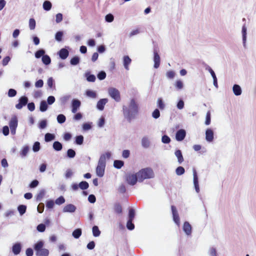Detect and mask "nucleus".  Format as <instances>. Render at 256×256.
Here are the masks:
<instances>
[{
	"instance_id": "nucleus-5",
	"label": "nucleus",
	"mask_w": 256,
	"mask_h": 256,
	"mask_svg": "<svg viewBox=\"0 0 256 256\" xmlns=\"http://www.w3.org/2000/svg\"><path fill=\"white\" fill-rule=\"evenodd\" d=\"M109 95L116 102H119L120 100V94L118 90L116 88H111L108 90Z\"/></svg>"
},
{
	"instance_id": "nucleus-9",
	"label": "nucleus",
	"mask_w": 256,
	"mask_h": 256,
	"mask_svg": "<svg viewBox=\"0 0 256 256\" xmlns=\"http://www.w3.org/2000/svg\"><path fill=\"white\" fill-rule=\"evenodd\" d=\"M81 104L80 100H78L74 99L72 103V113H76L79 109Z\"/></svg>"
},
{
	"instance_id": "nucleus-44",
	"label": "nucleus",
	"mask_w": 256,
	"mask_h": 256,
	"mask_svg": "<svg viewBox=\"0 0 256 256\" xmlns=\"http://www.w3.org/2000/svg\"><path fill=\"white\" fill-rule=\"evenodd\" d=\"M45 53V51L44 50H40L36 51L35 53V56L36 58H38L41 56H43Z\"/></svg>"
},
{
	"instance_id": "nucleus-16",
	"label": "nucleus",
	"mask_w": 256,
	"mask_h": 256,
	"mask_svg": "<svg viewBox=\"0 0 256 256\" xmlns=\"http://www.w3.org/2000/svg\"><path fill=\"white\" fill-rule=\"evenodd\" d=\"M76 210V207L72 204L66 205L63 208L64 212H74Z\"/></svg>"
},
{
	"instance_id": "nucleus-52",
	"label": "nucleus",
	"mask_w": 256,
	"mask_h": 256,
	"mask_svg": "<svg viewBox=\"0 0 256 256\" xmlns=\"http://www.w3.org/2000/svg\"><path fill=\"white\" fill-rule=\"evenodd\" d=\"M106 21L108 22H112L114 20L113 15L111 14H108L105 17Z\"/></svg>"
},
{
	"instance_id": "nucleus-24",
	"label": "nucleus",
	"mask_w": 256,
	"mask_h": 256,
	"mask_svg": "<svg viewBox=\"0 0 256 256\" xmlns=\"http://www.w3.org/2000/svg\"><path fill=\"white\" fill-rule=\"evenodd\" d=\"M124 165V162L120 160H115L114 162V166L115 168L120 169Z\"/></svg>"
},
{
	"instance_id": "nucleus-26",
	"label": "nucleus",
	"mask_w": 256,
	"mask_h": 256,
	"mask_svg": "<svg viewBox=\"0 0 256 256\" xmlns=\"http://www.w3.org/2000/svg\"><path fill=\"white\" fill-rule=\"evenodd\" d=\"M55 138L54 134L50 133H46L45 134L44 140L46 142H48L54 140Z\"/></svg>"
},
{
	"instance_id": "nucleus-12",
	"label": "nucleus",
	"mask_w": 256,
	"mask_h": 256,
	"mask_svg": "<svg viewBox=\"0 0 256 256\" xmlns=\"http://www.w3.org/2000/svg\"><path fill=\"white\" fill-rule=\"evenodd\" d=\"M186 136V132L185 130L180 129L176 132V138L178 141H182L184 138Z\"/></svg>"
},
{
	"instance_id": "nucleus-53",
	"label": "nucleus",
	"mask_w": 256,
	"mask_h": 256,
	"mask_svg": "<svg viewBox=\"0 0 256 256\" xmlns=\"http://www.w3.org/2000/svg\"><path fill=\"white\" fill-rule=\"evenodd\" d=\"M132 222V220H128L126 223V227L130 230H132L134 228V225Z\"/></svg>"
},
{
	"instance_id": "nucleus-11",
	"label": "nucleus",
	"mask_w": 256,
	"mask_h": 256,
	"mask_svg": "<svg viewBox=\"0 0 256 256\" xmlns=\"http://www.w3.org/2000/svg\"><path fill=\"white\" fill-rule=\"evenodd\" d=\"M154 68H158L160 65V56L157 52L156 50H154Z\"/></svg>"
},
{
	"instance_id": "nucleus-13",
	"label": "nucleus",
	"mask_w": 256,
	"mask_h": 256,
	"mask_svg": "<svg viewBox=\"0 0 256 256\" xmlns=\"http://www.w3.org/2000/svg\"><path fill=\"white\" fill-rule=\"evenodd\" d=\"M206 139L208 142H211L214 140V132L210 128H208L206 132Z\"/></svg>"
},
{
	"instance_id": "nucleus-61",
	"label": "nucleus",
	"mask_w": 256,
	"mask_h": 256,
	"mask_svg": "<svg viewBox=\"0 0 256 256\" xmlns=\"http://www.w3.org/2000/svg\"><path fill=\"white\" fill-rule=\"evenodd\" d=\"M152 116L154 118H158L160 116V112L158 109H156L152 114Z\"/></svg>"
},
{
	"instance_id": "nucleus-22",
	"label": "nucleus",
	"mask_w": 256,
	"mask_h": 256,
	"mask_svg": "<svg viewBox=\"0 0 256 256\" xmlns=\"http://www.w3.org/2000/svg\"><path fill=\"white\" fill-rule=\"evenodd\" d=\"M114 212L118 214H121L122 212V208L121 204L119 203H116L114 208Z\"/></svg>"
},
{
	"instance_id": "nucleus-38",
	"label": "nucleus",
	"mask_w": 256,
	"mask_h": 256,
	"mask_svg": "<svg viewBox=\"0 0 256 256\" xmlns=\"http://www.w3.org/2000/svg\"><path fill=\"white\" fill-rule=\"evenodd\" d=\"M36 20H34V19L32 18H30L29 20V27H30V30H34L36 28Z\"/></svg>"
},
{
	"instance_id": "nucleus-63",
	"label": "nucleus",
	"mask_w": 256,
	"mask_h": 256,
	"mask_svg": "<svg viewBox=\"0 0 256 256\" xmlns=\"http://www.w3.org/2000/svg\"><path fill=\"white\" fill-rule=\"evenodd\" d=\"M166 76L169 78H173L175 76V73L172 70H169L166 72Z\"/></svg>"
},
{
	"instance_id": "nucleus-60",
	"label": "nucleus",
	"mask_w": 256,
	"mask_h": 256,
	"mask_svg": "<svg viewBox=\"0 0 256 256\" xmlns=\"http://www.w3.org/2000/svg\"><path fill=\"white\" fill-rule=\"evenodd\" d=\"M175 86L178 90H180L183 88V83L180 80H177L176 82Z\"/></svg>"
},
{
	"instance_id": "nucleus-21",
	"label": "nucleus",
	"mask_w": 256,
	"mask_h": 256,
	"mask_svg": "<svg viewBox=\"0 0 256 256\" xmlns=\"http://www.w3.org/2000/svg\"><path fill=\"white\" fill-rule=\"evenodd\" d=\"M176 156L178 158V162L181 164L184 162V158L180 150H176L174 153Z\"/></svg>"
},
{
	"instance_id": "nucleus-6",
	"label": "nucleus",
	"mask_w": 256,
	"mask_h": 256,
	"mask_svg": "<svg viewBox=\"0 0 256 256\" xmlns=\"http://www.w3.org/2000/svg\"><path fill=\"white\" fill-rule=\"evenodd\" d=\"M126 180L128 183L132 186L134 185L138 181V177L136 174L128 173L126 175Z\"/></svg>"
},
{
	"instance_id": "nucleus-59",
	"label": "nucleus",
	"mask_w": 256,
	"mask_h": 256,
	"mask_svg": "<svg viewBox=\"0 0 256 256\" xmlns=\"http://www.w3.org/2000/svg\"><path fill=\"white\" fill-rule=\"evenodd\" d=\"M46 230V226L43 224H38L37 226V230L40 232H44Z\"/></svg>"
},
{
	"instance_id": "nucleus-17",
	"label": "nucleus",
	"mask_w": 256,
	"mask_h": 256,
	"mask_svg": "<svg viewBox=\"0 0 256 256\" xmlns=\"http://www.w3.org/2000/svg\"><path fill=\"white\" fill-rule=\"evenodd\" d=\"M183 230L188 235H190L192 232V226L190 223L188 222H185L183 225Z\"/></svg>"
},
{
	"instance_id": "nucleus-1",
	"label": "nucleus",
	"mask_w": 256,
	"mask_h": 256,
	"mask_svg": "<svg viewBox=\"0 0 256 256\" xmlns=\"http://www.w3.org/2000/svg\"><path fill=\"white\" fill-rule=\"evenodd\" d=\"M122 111L125 118L128 122L134 119L138 112V106L135 100L132 98L130 100L128 108L124 106Z\"/></svg>"
},
{
	"instance_id": "nucleus-32",
	"label": "nucleus",
	"mask_w": 256,
	"mask_h": 256,
	"mask_svg": "<svg viewBox=\"0 0 256 256\" xmlns=\"http://www.w3.org/2000/svg\"><path fill=\"white\" fill-rule=\"evenodd\" d=\"M29 150V147L28 146H24L20 152V154L22 157L26 156Z\"/></svg>"
},
{
	"instance_id": "nucleus-3",
	"label": "nucleus",
	"mask_w": 256,
	"mask_h": 256,
	"mask_svg": "<svg viewBox=\"0 0 256 256\" xmlns=\"http://www.w3.org/2000/svg\"><path fill=\"white\" fill-rule=\"evenodd\" d=\"M138 181L142 182L146 179H149L154 177V173L152 170L147 168L140 170L137 172Z\"/></svg>"
},
{
	"instance_id": "nucleus-20",
	"label": "nucleus",
	"mask_w": 256,
	"mask_h": 256,
	"mask_svg": "<svg viewBox=\"0 0 256 256\" xmlns=\"http://www.w3.org/2000/svg\"><path fill=\"white\" fill-rule=\"evenodd\" d=\"M124 62V68L128 70V66L130 64L132 60L130 58V57L128 56H124L123 58Z\"/></svg>"
},
{
	"instance_id": "nucleus-37",
	"label": "nucleus",
	"mask_w": 256,
	"mask_h": 256,
	"mask_svg": "<svg viewBox=\"0 0 256 256\" xmlns=\"http://www.w3.org/2000/svg\"><path fill=\"white\" fill-rule=\"evenodd\" d=\"M142 144L143 147L147 148L150 146V142L146 138H143L142 140Z\"/></svg>"
},
{
	"instance_id": "nucleus-36",
	"label": "nucleus",
	"mask_w": 256,
	"mask_h": 256,
	"mask_svg": "<svg viewBox=\"0 0 256 256\" xmlns=\"http://www.w3.org/2000/svg\"><path fill=\"white\" fill-rule=\"evenodd\" d=\"M18 209L20 214L22 215L26 212V206L25 205H20L18 206Z\"/></svg>"
},
{
	"instance_id": "nucleus-18",
	"label": "nucleus",
	"mask_w": 256,
	"mask_h": 256,
	"mask_svg": "<svg viewBox=\"0 0 256 256\" xmlns=\"http://www.w3.org/2000/svg\"><path fill=\"white\" fill-rule=\"evenodd\" d=\"M22 247L20 243H16L12 247V251L13 253L17 255L19 254L21 251Z\"/></svg>"
},
{
	"instance_id": "nucleus-62",
	"label": "nucleus",
	"mask_w": 256,
	"mask_h": 256,
	"mask_svg": "<svg viewBox=\"0 0 256 256\" xmlns=\"http://www.w3.org/2000/svg\"><path fill=\"white\" fill-rule=\"evenodd\" d=\"M56 23H60L62 21L63 17L62 14L61 13H58L56 14Z\"/></svg>"
},
{
	"instance_id": "nucleus-27",
	"label": "nucleus",
	"mask_w": 256,
	"mask_h": 256,
	"mask_svg": "<svg viewBox=\"0 0 256 256\" xmlns=\"http://www.w3.org/2000/svg\"><path fill=\"white\" fill-rule=\"evenodd\" d=\"M72 236L75 238H78L82 235V230L80 228H77L74 230L72 234Z\"/></svg>"
},
{
	"instance_id": "nucleus-8",
	"label": "nucleus",
	"mask_w": 256,
	"mask_h": 256,
	"mask_svg": "<svg viewBox=\"0 0 256 256\" xmlns=\"http://www.w3.org/2000/svg\"><path fill=\"white\" fill-rule=\"evenodd\" d=\"M28 98L26 96H22L18 100V103L16 105V108L18 110H20L28 104Z\"/></svg>"
},
{
	"instance_id": "nucleus-54",
	"label": "nucleus",
	"mask_w": 256,
	"mask_h": 256,
	"mask_svg": "<svg viewBox=\"0 0 256 256\" xmlns=\"http://www.w3.org/2000/svg\"><path fill=\"white\" fill-rule=\"evenodd\" d=\"M54 202L52 200H49L46 202V208L48 209L52 208L54 206Z\"/></svg>"
},
{
	"instance_id": "nucleus-51",
	"label": "nucleus",
	"mask_w": 256,
	"mask_h": 256,
	"mask_svg": "<svg viewBox=\"0 0 256 256\" xmlns=\"http://www.w3.org/2000/svg\"><path fill=\"white\" fill-rule=\"evenodd\" d=\"M158 106L160 110H163L165 106L162 98H158Z\"/></svg>"
},
{
	"instance_id": "nucleus-34",
	"label": "nucleus",
	"mask_w": 256,
	"mask_h": 256,
	"mask_svg": "<svg viewBox=\"0 0 256 256\" xmlns=\"http://www.w3.org/2000/svg\"><path fill=\"white\" fill-rule=\"evenodd\" d=\"M86 95L91 98H94L96 97V94L95 92L91 90H88L86 92Z\"/></svg>"
},
{
	"instance_id": "nucleus-2",
	"label": "nucleus",
	"mask_w": 256,
	"mask_h": 256,
	"mask_svg": "<svg viewBox=\"0 0 256 256\" xmlns=\"http://www.w3.org/2000/svg\"><path fill=\"white\" fill-rule=\"evenodd\" d=\"M110 156L111 154L110 152H106L100 156L98 160V164L96 168V174L98 176L102 177L104 176L106 167V159H110Z\"/></svg>"
},
{
	"instance_id": "nucleus-15",
	"label": "nucleus",
	"mask_w": 256,
	"mask_h": 256,
	"mask_svg": "<svg viewBox=\"0 0 256 256\" xmlns=\"http://www.w3.org/2000/svg\"><path fill=\"white\" fill-rule=\"evenodd\" d=\"M18 118H17L16 116H14L11 118V119L10 121V122H9V126H10V129H12L14 128H16L18 126Z\"/></svg>"
},
{
	"instance_id": "nucleus-35",
	"label": "nucleus",
	"mask_w": 256,
	"mask_h": 256,
	"mask_svg": "<svg viewBox=\"0 0 256 256\" xmlns=\"http://www.w3.org/2000/svg\"><path fill=\"white\" fill-rule=\"evenodd\" d=\"M135 216V211L133 208H130L128 211V220H133Z\"/></svg>"
},
{
	"instance_id": "nucleus-7",
	"label": "nucleus",
	"mask_w": 256,
	"mask_h": 256,
	"mask_svg": "<svg viewBox=\"0 0 256 256\" xmlns=\"http://www.w3.org/2000/svg\"><path fill=\"white\" fill-rule=\"evenodd\" d=\"M171 209L172 214L173 220L174 222L179 226L180 224V218L176 208L175 206H172Z\"/></svg>"
},
{
	"instance_id": "nucleus-42",
	"label": "nucleus",
	"mask_w": 256,
	"mask_h": 256,
	"mask_svg": "<svg viewBox=\"0 0 256 256\" xmlns=\"http://www.w3.org/2000/svg\"><path fill=\"white\" fill-rule=\"evenodd\" d=\"M45 194V191L44 190H41L36 196V200L40 201L42 198L44 197Z\"/></svg>"
},
{
	"instance_id": "nucleus-55",
	"label": "nucleus",
	"mask_w": 256,
	"mask_h": 256,
	"mask_svg": "<svg viewBox=\"0 0 256 256\" xmlns=\"http://www.w3.org/2000/svg\"><path fill=\"white\" fill-rule=\"evenodd\" d=\"M16 93L17 92L15 90L10 88L8 90V94L9 97H14L16 96Z\"/></svg>"
},
{
	"instance_id": "nucleus-28",
	"label": "nucleus",
	"mask_w": 256,
	"mask_h": 256,
	"mask_svg": "<svg viewBox=\"0 0 256 256\" xmlns=\"http://www.w3.org/2000/svg\"><path fill=\"white\" fill-rule=\"evenodd\" d=\"M52 6L51 2L48 0L44 1L43 4V8L46 11L50 10L52 8Z\"/></svg>"
},
{
	"instance_id": "nucleus-33",
	"label": "nucleus",
	"mask_w": 256,
	"mask_h": 256,
	"mask_svg": "<svg viewBox=\"0 0 256 256\" xmlns=\"http://www.w3.org/2000/svg\"><path fill=\"white\" fill-rule=\"evenodd\" d=\"M92 234L96 237L100 235V231L99 230L98 226H95L92 227Z\"/></svg>"
},
{
	"instance_id": "nucleus-46",
	"label": "nucleus",
	"mask_w": 256,
	"mask_h": 256,
	"mask_svg": "<svg viewBox=\"0 0 256 256\" xmlns=\"http://www.w3.org/2000/svg\"><path fill=\"white\" fill-rule=\"evenodd\" d=\"M76 156V152L72 149H68L67 151V156L70 158H73Z\"/></svg>"
},
{
	"instance_id": "nucleus-40",
	"label": "nucleus",
	"mask_w": 256,
	"mask_h": 256,
	"mask_svg": "<svg viewBox=\"0 0 256 256\" xmlns=\"http://www.w3.org/2000/svg\"><path fill=\"white\" fill-rule=\"evenodd\" d=\"M66 120V116L62 114H60L58 116H57V120L58 123L60 124H62L65 122Z\"/></svg>"
},
{
	"instance_id": "nucleus-45",
	"label": "nucleus",
	"mask_w": 256,
	"mask_h": 256,
	"mask_svg": "<svg viewBox=\"0 0 256 256\" xmlns=\"http://www.w3.org/2000/svg\"><path fill=\"white\" fill-rule=\"evenodd\" d=\"M83 142H84V137L80 135V136H76V143L77 144L80 145V144H82Z\"/></svg>"
},
{
	"instance_id": "nucleus-47",
	"label": "nucleus",
	"mask_w": 256,
	"mask_h": 256,
	"mask_svg": "<svg viewBox=\"0 0 256 256\" xmlns=\"http://www.w3.org/2000/svg\"><path fill=\"white\" fill-rule=\"evenodd\" d=\"M47 84L48 86V87L50 88H53L55 87L54 84V80L52 78H48L47 81Z\"/></svg>"
},
{
	"instance_id": "nucleus-23",
	"label": "nucleus",
	"mask_w": 256,
	"mask_h": 256,
	"mask_svg": "<svg viewBox=\"0 0 256 256\" xmlns=\"http://www.w3.org/2000/svg\"><path fill=\"white\" fill-rule=\"evenodd\" d=\"M232 89H233L234 93V94L236 96H240L241 94L242 90H241L240 86H239L238 85L234 84L233 86Z\"/></svg>"
},
{
	"instance_id": "nucleus-49",
	"label": "nucleus",
	"mask_w": 256,
	"mask_h": 256,
	"mask_svg": "<svg viewBox=\"0 0 256 256\" xmlns=\"http://www.w3.org/2000/svg\"><path fill=\"white\" fill-rule=\"evenodd\" d=\"M40 150V143L36 142L34 143L32 146V150L34 152H37Z\"/></svg>"
},
{
	"instance_id": "nucleus-50",
	"label": "nucleus",
	"mask_w": 256,
	"mask_h": 256,
	"mask_svg": "<svg viewBox=\"0 0 256 256\" xmlns=\"http://www.w3.org/2000/svg\"><path fill=\"white\" fill-rule=\"evenodd\" d=\"M65 202V199L62 196H60L56 199L55 202L56 204L60 205L64 204Z\"/></svg>"
},
{
	"instance_id": "nucleus-31",
	"label": "nucleus",
	"mask_w": 256,
	"mask_h": 256,
	"mask_svg": "<svg viewBox=\"0 0 256 256\" xmlns=\"http://www.w3.org/2000/svg\"><path fill=\"white\" fill-rule=\"evenodd\" d=\"M78 185H79V188L82 190H86L87 188H88L89 186V184H88V182H86V181H82V182H80L78 184Z\"/></svg>"
},
{
	"instance_id": "nucleus-30",
	"label": "nucleus",
	"mask_w": 256,
	"mask_h": 256,
	"mask_svg": "<svg viewBox=\"0 0 256 256\" xmlns=\"http://www.w3.org/2000/svg\"><path fill=\"white\" fill-rule=\"evenodd\" d=\"M42 62L46 65H48L50 63L51 60L48 55H44L42 57Z\"/></svg>"
},
{
	"instance_id": "nucleus-48",
	"label": "nucleus",
	"mask_w": 256,
	"mask_h": 256,
	"mask_svg": "<svg viewBox=\"0 0 256 256\" xmlns=\"http://www.w3.org/2000/svg\"><path fill=\"white\" fill-rule=\"evenodd\" d=\"M80 62V58L78 56L73 57L70 60V64L72 65H76Z\"/></svg>"
},
{
	"instance_id": "nucleus-25",
	"label": "nucleus",
	"mask_w": 256,
	"mask_h": 256,
	"mask_svg": "<svg viewBox=\"0 0 256 256\" xmlns=\"http://www.w3.org/2000/svg\"><path fill=\"white\" fill-rule=\"evenodd\" d=\"M53 148L56 151H60L62 150V144L59 142H54L53 144Z\"/></svg>"
},
{
	"instance_id": "nucleus-39",
	"label": "nucleus",
	"mask_w": 256,
	"mask_h": 256,
	"mask_svg": "<svg viewBox=\"0 0 256 256\" xmlns=\"http://www.w3.org/2000/svg\"><path fill=\"white\" fill-rule=\"evenodd\" d=\"M211 122V114L209 110L206 112L205 124L206 125H209Z\"/></svg>"
},
{
	"instance_id": "nucleus-43",
	"label": "nucleus",
	"mask_w": 256,
	"mask_h": 256,
	"mask_svg": "<svg viewBox=\"0 0 256 256\" xmlns=\"http://www.w3.org/2000/svg\"><path fill=\"white\" fill-rule=\"evenodd\" d=\"M184 168L182 166H178L176 168V172L177 175L180 176L184 173Z\"/></svg>"
},
{
	"instance_id": "nucleus-41",
	"label": "nucleus",
	"mask_w": 256,
	"mask_h": 256,
	"mask_svg": "<svg viewBox=\"0 0 256 256\" xmlns=\"http://www.w3.org/2000/svg\"><path fill=\"white\" fill-rule=\"evenodd\" d=\"M63 32L61 31L58 32L55 35V38L58 42H60L62 40L63 36Z\"/></svg>"
},
{
	"instance_id": "nucleus-57",
	"label": "nucleus",
	"mask_w": 256,
	"mask_h": 256,
	"mask_svg": "<svg viewBox=\"0 0 256 256\" xmlns=\"http://www.w3.org/2000/svg\"><path fill=\"white\" fill-rule=\"evenodd\" d=\"M106 77V74L104 71H101L98 74V78L100 80H104Z\"/></svg>"
},
{
	"instance_id": "nucleus-14",
	"label": "nucleus",
	"mask_w": 256,
	"mask_h": 256,
	"mask_svg": "<svg viewBox=\"0 0 256 256\" xmlns=\"http://www.w3.org/2000/svg\"><path fill=\"white\" fill-rule=\"evenodd\" d=\"M108 100L107 98H102L98 101L96 104V108L100 110H102L104 109L105 104L108 102Z\"/></svg>"
},
{
	"instance_id": "nucleus-4",
	"label": "nucleus",
	"mask_w": 256,
	"mask_h": 256,
	"mask_svg": "<svg viewBox=\"0 0 256 256\" xmlns=\"http://www.w3.org/2000/svg\"><path fill=\"white\" fill-rule=\"evenodd\" d=\"M44 242L42 241H38L34 246V249L36 251V256H48L49 251L46 248H43Z\"/></svg>"
},
{
	"instance_id": "nucleus-19",
	"label": "nucleus",
	"mask_w": 256,
	"mask_h": 256,
	"mask_svg": "<svg viewBox=\"0 0 256 256\" xmlns=\"http://www.w3.org/2000/svg\"><path fill=\"white\" fill-rule=\"evenodd\" d=\"M68 51L64 48H62L58 52L60 57L62 60L66 58L68 56Z\"/></svg>"
},
{
	"instance_id": "nucleus-10",
	"label": "nucleus",
	"mask_w": 256,
	"mask_h": 256,
	"mask_svg": "<svg viewBox=\"0 0 256 256\" xmlns=\"http://www.w3.org/2000/svg\"><path fill=\"white\" fill-rule=\"evenodd\" d=\"M193 172V176H194V184L196 189V192L198 193L200 192V188L198 184V176L197 175V172L196 170L194 168L192 169Z\"/></svg>"
},
{
	"instance_id": "nucleus-29",
	"label": "nucleus",
	"mask_w": 256,
	"mask_h": 256,
	"mask_svg": "<svg viewBox=\"0 0 256 256\" xmlns=\"http://www.w3.org/2000/svg\"><path fill=\"white\" fill-rule=\"evenodd\" d=\"M48 109V105L46 101L42 100L40 103V110L41 112H45Z\"/></svg>"
},
{
	"instance_id": "nucleus-64",
	"label": "nucleus",
	"mask_w": 256,
	"mask_h": 256,
	"mask_svg": "<svg viewBox=\"0 0 256 256\" xmlns=\"http://www.w3.org/2000/svg\"><path fill=\"white\" fill-rule=\"evenodd\" d=\"M44 85V82L42 80H37L35 83V86L36 88H42Z\"/></svg>"
},
{
	"instance_id": "nucleus-58",
	"label": "nucleus",
	"mask_w": 256,
	"mask_h": 256,
	"mask_svg": "<svg viewBox=\"0 0 256 256\" xmlns=\"http://www.w3.org/2000/svg\"><path fill=\"white\" fill-rule=\"evenodd\" d=\"M118 191L120 194H124L126 192V188L123 184L120 185L118 188Z\"/></svg>"
},
{
	"instance_id": "nucleus-56",
	"label": "nucleus",
	"mask_w": 256,
	"mask_h": 256,
	"mask_svg": "<svg viewBox=\"0 0 256 256\" xmlns=\"http://www.w3.org/2000/svg\"><path fill=\"white\" fill-rule=\"evenodd\" d=\"M162 140L164 144H168L170 142V139L168 136L164 135L162 136Z\"/></svg>"
}]
</instances>
